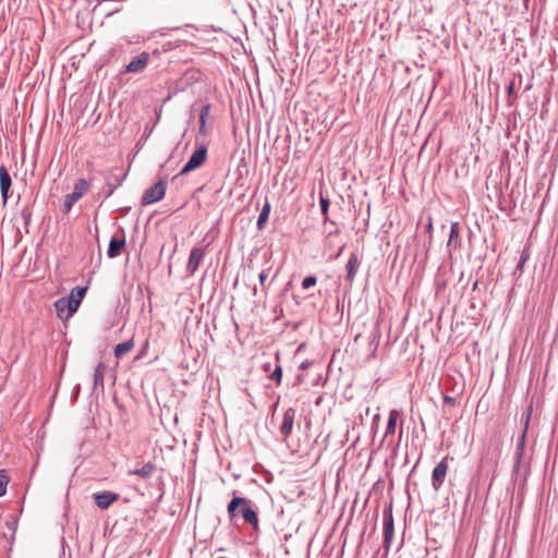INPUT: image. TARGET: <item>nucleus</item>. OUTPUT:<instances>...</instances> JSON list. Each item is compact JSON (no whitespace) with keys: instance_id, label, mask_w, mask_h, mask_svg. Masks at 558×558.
<instances>
[{"instance_id":"obj_4","label":"nucleus","mask_w":558,"mask_h":558,"mask_svg":"<svg viewBox=\"0 0 558 558\" xmlns=\"http://www.w3.org/2000/svg\"><path fill=\"white\" fill-rule=\"evenodd\" d=\"M207 159V147L204 144L197 146L187 162L181 169L179 175H184L199 167H202Z\"/></svg>"},{"instance_id":"obj_25","label":"nucleus","mask_w":558,"mask_h":558,"mask_svg":"<svg viewBox=\"0 0 558 558\" xmlns=\"http://www.w3.org/2000/svg\"><path fill=\"white\" fill-rule=\"evenodd\" d=\"M319 204H320L322 215L324 216V220L327 221L329 219L328 208H329L330 202L327 197H325L320 194Z\"/></svg>"},{"instance_id":"obj_37","label":"nucleus","mask_w":558,"mask_h":558,"mask_svg":"<svg viewBox=\"0 0 558 558\" xmlns=\"http://www.w3.org/2000/svg\"><path fill=\"white\" fill-rule=\"evenodd\" d=\"M307 366H308V363H307V362H303V363L300 365V368L305 369Z\"/></svg>"},{"instance_id":"obj_16","label":"nucleus","mask_w":558,"mask_h":558,"mask_svg":"<svg viewBox=\"0 0 558 558\" xmlns=\"http://www.w3.org/2000/svg\"><path fill=\"white\" fill-rule=\"evenodd\" d=\"M447 246L449 248H458L461 246L459 222H451Z\"/></svg>"},{"instance_id":"obj_2","label":"nucleus","mask_w":558,"mask_h":558,"mask_svg":"<svg viewBox=\"0 0 558 558\" xmlns=\"http://www.w3.org/2000/svg\"><path fill=\"white\" fill-rule=\"evenodd\" d=\"M89 190V183L85 179H78L75 184L73 192L65 195L63 203V213L68 214L72 209L73 205L81 199Z\"/></svg>"},{"instance_id":"obj_6","label":"nucleus","mask_w":558,"mask_h":558,"mask_svg":"<svg viewBox=\"0 0 558 558\" xmlns=\"http://www.w3.org/2000/svg\"><path fill=\"white\" fill-rule=\"evenodd\" d=\"M205 254H206V246H194L191 252H190V256H189V260H187V264H186V274L189 276H193L199 265L202 264L204 257H205Z\"/></svg>"},{"instance_id":"obj_5","label":"nucleus","mask_w":558,"mask_h":558,"mask_svg":"<svg viewBox=\"0 0 558 558\" xmlns=\"http://www.w3.org/2000/svg\"><path fill=\"white\" fill-rule=\"evenodd\" d=\"M384 519V548L386 553H388L390 548V544L395 534V524H393V515H392V504H390L383 513Z\"/></svg>"},{"instance_id":"obj_22","label":"nucleus","mask_w":558,"mask_h":558,"mask_svg":"<svg viewBox=\"0 0 558 558\" xmlns=\"http://www.w3.org/2000/svg\"><path fill=\"white\" fill-rule=\"evenodd\" d=\"M400 413L397 410H391L389 412V417L386 426L385 437L392 435L396 432L397 421Z\"/></svg>"},{"instance_id":"obj_39","label":"nucleus","mask_w":558,"mask_h":558,"mask_svg":"<svg viewBox=\"0 0 558 558\" xmlns=\"http://www.w3.org/2000/svg\"><path fill=\"white\" fill-rule=\"evenodd\" d=\"M531 88V84H529L526 87H525V90H529Z\"/></svg>"},{"instance_id":"obj_38","label":"nucleus","mask_w":558,"mask_h":558,"mask_svg":"<svg viewBox=\"0 0 558 558\" xmlns=\"http://www.w3.org/2000/svg\"><path fill=\"white\" fill-rule=\"evenodd\" d=\"M427 230H428V231H430V230H432V221H429V222H428Z\"/></svg>"},{"instance_id":"obj_20","label":"nucleus","mask_w":558,"mask_h":558,"mask_svg":"<svg viewBox=\"0 0 558 558\" xmlns=\"http://www.w3.org/2000/svg\"><path fill=\"white\" fill-rule=\"evenodd\" d=\"M107 366L102 363H99L94 373V389H97L98 387L104 388V380H105V373H106Z\"/></svg>"},{"instance_id":"obj_23","label":"nucleus","mask_w":558,"mask_h":558,"mask_svg":"<svg viewBox=\"0 0 558 558\" xmlns=\"http://www.w3.org/2000/svg\"><path fill=\"white\" fill-rule=\"evenodd\" d=\"M134 348L133 339H129L124 342H121L114 348V356L117 359H121L125 353L130 352Z\"/></svg>"},{"instance_id":"obj_11","label":"nucleus","mask_w":558,"mask_h":558,"mask_svg":"<svg viewBox=\"0 0 558 558\" xmlns=\"http://www.w3.org/2000/svg\"><path fill=\"white\" fill-rule=\"evenodd\" d=\"M531 415H532V407L530 405L526 410V412L522 415V423H523V430H522V435L520 437V441L518 444V449H517V453H515V468H519V464H520V461H521V457H522V452H523V448H524V444H525V437H526V432H527V427H529V423H530V420H531Z\"/></svg>"},{"instance_id":"obj_7","label":"nucleus","mask_w":558,"mask_h":558,"mask_svg":"<svg viewBox=\"0 0 558 558\" xmlns=\"http://www.w3.org/2000/svg\"><path fill=\"white\" fill-rule=\"evenodd\" d=\"M296 410L294 408H288L282 416V422L279 426V433L283 439L291 436L294 425Z\"/></svg>"},{"instance_id":"obj_31","label":"nucleus","mask_w":558,"mask_h":558,"mask_svg":"<svg viewBox=\"0 0 558 558\" xmlns=\"http://www.w3.org/2000/svg\"><path fill=\"white\" fill-rule=\"evenodd\" d=\"M0 191H1L2 203H3V205H5L8 202V198H9L10 187H0Z\"/></svg>"},{"instance_id":"obj_27","label":"nucleus","mask_w":558,"mask_h":558,"mask_svg":"<svg viewBox=\"0 0 558 558\" xmlns=\"http://www.w3.org/2000/svg\"><path fill=\"white\" fill-rule=\"evenodd\" d=\"M9 484V476L4 470H0V497L7 493V486Z\"/></svg>"},{"instance_id":"obj_33","label":"nucleus","mask_w":558,"mask_h":558,"mask_svg":"<svg viewBox=\"0 0 558 558\" xmlns=\"http://www.w3.org/2000/svg\"><path fill=\"white\" fill-rule=\"evenodd\" d=\"M508 97L511 98L514 95V83L510 82L507 87Z\"/></svg>"},{"instance_id":"obj_34","label":"nucleus","mask_w":558,"mask_h":558,"mask_svg":"<svg viewBox=\"0 0 558 558\" xmlns=\"http://www.w3.org/2000/svg\"><path fill=\"white\" fill-rule=\"evenodd\" d=\"M259 282L263 287H265V282H266V279H267V274L265 270H263L260 274H259Z\"/></svg>"},{"instance_id":"obj_10","label":"nucleus","mask_w":558,"mask_h":558,"mask_svg":"<svg viewBox=\"0 0 558 558\" xmlns=\"http://www.w3.org/2000/svg\"><path fill=\"white\" fill-rule=\"evenodd\" d=\"M120 498V495L110 490H102L95 493L93 495V499L96 504V506L101 509L106 510L108 509L113 502L118 501Z\"/></svg>"},{"instance_id":"obj_17","label":"nucleus","mask_w":558,"mask_h":558,"mask_svg":"<svg viewBox=\"0 0 558 558\" xmlns=\"http://www.w3.org/2000/svg\"><path fill=\"white\" fill-rule=\"evenodd\" d=\"M86 290H87V288H85V287H75L74 289L71 290L70 295L65 296L66 300L71 301V304L73 305L75 311H77V308L86 293Z\"/></svg>"},{"instance_id":"obj_12","label":"nucleus","mask_w":558,"mask_h":558,"mask_svg":"<svg viewBox=\"0 0 558 558\" xmlns=\"http://www.w3.org/2000/svg\"><path fill=\"white\" fill-rule=\"evenodd\" d=\"M126 178V172L124 173H114L113 171L106 175V192L105 198H109L114 190L120 186Z\"/></svg>"},{"instance_id":"obj_19","label":"nucleus","mask_w":558,"mask_h":558,"mask_svg":"<svg viewBox=\"0 0 558 558\" xmlns=\"http://www.w3.org/2000/svg\"><path fill=\"white\" fill-rule=\"evenodd\" d=\"M270 209L271 205L268 201H266L257 218L256 226L258 230H263L265 228L269 218Z\"/></svg>"},{"instance_id":"obj_9","label":"nucleus","mask_w":558,"mask_h":558,"mask_svg":"<svg viewBox=\"0 0 558 558\" xmlns=\"http://www.w3.org/2000/svg\"><path fill=\"white\" fill-rule=\"evenodd\" d=\"M149 60L150 54L146 51H143L130 61V63L125 66L124 72L134 74L142 73L148 65Z\"/></svg>"},{"instance_id":"obj_32","label":"nucleus","mask_w":558,"mask_h":558,"mask_svg":"<svg viewBox=\"0 0 558 558\" xmlns=\"http://www.w3.org/2000/svg\"><path fill=\"white\" fill-rule=\"evenodd\" d=\"M444 403L448 404V405H451V407H454L456 405V398L446 395V396H444Z\"/></svg>"},{"instance_id":"obj_29","label":"nucleus","mask_w":558,"mask_h":558,"mask_svg":"<svg viewBox=\"0 0 558 558\" xmlns=\"http://www.w3.org/2000/svg\"><path fill=\"white\" fill-rule=\"evenodd\" d=\"M269 378L276 383H280L282 378V368L280 365H277L274 372L269 375Z\"/></svg>"},{"instance_id":"obj_36","label":"nucleus","mask_w":558,"mask_h":558,"mask_svg":"<svg viewBox=\"0 0 558 558\" xmlns=\"http://www.w3.org/2000/svg\"><path fill=\"white\" fill-rule=\"evenodd\" d=\"M344 246H345V245L343 244V245L340 247L339 252L335 255V258H338V257L341 255L342 251L344 250Z\"/></svg>"},{"instance_id":"obj_13","label":"nucleus","mask_w":558,"mask_h":558,"mask_svg":"<svg viewBox=\"0 0 558 558\" xmlns=\"http://www.w3.org/2000/svg\"><path fill=\"white\" fill-rule=\"evenodd\" d=\"M54 308L58 317L62 320L70 318L76 312L71 304V301L66 300L65 296L60 298L54 302Z\"/></svg>"},{"instance_id":"obj_18","label":"nucleus","mask_w":558,"mask_h":558,"mask_svg":"<svg viewBox=\"0 0 558 558\" xmlns=\"http://www.w3.org/2000/svg\"><path fill=\"white\" fill-rule=\"evenodd\" d=\"M156 465L153 462L145 463L142 468L130 471L131 475H137L142 478H149L156 471Z\"/></svg>"},{"instance_id":"obj_1","label":"nucleus","mask_w":558,"mask_h":558,"mask_svg":"<svg viewBox=\"0 0 558 558\" xmlns=\"http://www.w3.org/2000/svg\"><path fill=\"white\" fill-rule=\"evenodd\" d=\"M253 506L254 504L251 499L234 496L228 504L227 510L230 519H233L240 514L246 523L251 524L253 529L257 531L258 517Z\"/></svg>"},{"instance_id":"obj_14","label":"nucleus","mask_w":558,"mask_h":558,"mask_svg":"<svg viewBox=\"0 0 558 558\" xmlns=\"http://www.w3.org/2000/svg\"><path fill=\"white\" fill-rule=\"evenodd\" d=\"M124 247H125V236H124L123 232H122L121 236H117V235L112 236L109 242V246H108V252H107L108 257L109 258L118 257L119 255H121Z\"/></svg>"},{"instance_id":"obj_15","label":"nucleus","mask_w":558,"mask_h":558,"mask_svg":"<svg viewBox=\"0 0 558 558\" xmlns=\"http://www.w3.org/2000/svg\"><path fill=\"white\" fill-rule=\"evenodd\" d=\"M361 266V260L356 253H352L350 255V258L347 263L345 269H347V276L345 279L350 283H352L355 279L356 272Z\"/></svg>"},{"instance_id":"obj_35","label":"nucleus","mask_w":558,"mask_h":558,"mask_svg":"<svg viewBox=\"0 0 558 558\" xmlns=\"http://www.w3.org/2000/svg\"><path fill=\"white\" fill-rule=\"evenodd\" d=\"M5 524H7V526H8L10 530H12V531H14V530H15V524H16V523H14V522H7Z\"/></svg>"},{"instance_id":"obj_28","label":"nucleus","mask_w":558,"mask_h":558,"mask_svg":"<svg viewBox=\"0 0 558 558\" xmlns=\"http://www.w3.org/2000/svg\"><path fill=\"white\" fill-rule=\"evenodd\" d=\"M317 282L316 276H306L302 281V288L304 290H307L312 287H314Z\"/></svg>"},{"instance_id":"obj_8","label":"nucleus","mask_w":558,"mask_h":558,"mask_svg":"<svg viewBox=\"0 0 558 558\" xmlns=\"http://www.w3.org/2000/svg\"><path fill=\"white\" fill-rule=\"evenodd\" d=\"M448 457H445L433 470L432 486L437 492L442 486L448 472Z\"/></svg>"},{"instance_id":"obj_24","label":"nucleus","mask_w":558,"mask_h":558,"mask_svg":"<svg viewBox=\"0 0 558 558\" xmlns=\"http://www.w3.org/2000/svg\"><path fill=\"white\" fill-rule=\"evenodd\" d=\"M12 179L4 166H0V187H11Z\"/></svg>"},{"instance_id":"obj_30","label":"nucleus","mask_w":558,"mask_h":558,"mask_svg":"<svg viewBox=\"0 0 558 558\" xmlns=\"http://www.w3.org/2000/svg\"><path fill=\"white\" fill-rule=\"evenodd\" d=\"M529 258V254L524 251L522 252L521 256H520V260L515 267V272L518 271H522L523 267H524V264L526 263Z\"/></svg>"},{"instance_id":"obj_26","label":"nucleus","mask_w":558,"mask_h":558,"mask_svg":"<svg viewBox=\"0 0 558 558\" xmlns=\"http://www.w3.org/2000/svg\"><path fill=\"white\" fill-rule=\"evenodd\" d=\"M32 216H33L32 207L29 205L24 206L21 210V217H22L25 226H28L31 223Z\"/></svg>"},{"instance_id":"obj_21","label":"nucleus","mask_w":558,"mask_h":558,"mask_svg":"<svg viewBox=\"0 0 558 558\" xmlns=\"http://www.w3.org/2000/svg\"><path fill=\"white\" fill-rule=\"evenodd\" d=\"M211 106L206 104L202 107L199 112V121H198V133L205 135L207 133L206 130V119L209 114Z\"/></svg>"},{"instance_id":"obj_3","label":"nucleus","mask_w":558,"mask_h":558,"mask_svg":"<svg viewBox=\"0 0 558 558\" xmlns=\"http://www.w3.org/2000/svg\"><path fill=\"white\" fill-rule=\"evenodd\" d=\"M167 190V178L160 179L151 187L147 189L141 199L143 206H147L159 202L165 197Z\"/></svg>"}]
</instances>
